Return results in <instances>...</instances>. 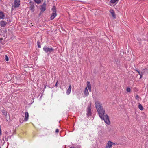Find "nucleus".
I'll return each instance as SVG.
<instances>
[{
	"label": "nucleus",
	"mask_w": 148,
	"mask_h": 148,
	"mask_svg": "<svg viewBox=\"0 0 148 148\" xmlns=\"http://www.w3.org/2000/svg\"><path fill=\"white\" fill-rule=\"evenodd\" d=\"M71 85H70L69 86V88L67 90L66 93L67 95H69L71 92Z\"/></svg>",
	"instance_id": "17"
},
{
	"label": "nucleus",
	"mask_w": 148,
	"mask_h": 148,
	"mask_svg": "<svg viewBox=\"0 0 148 148\" xmlns=\"http://www.w3.org/2000/svg\"><path fill=\"white\" fill-rule=\"evenodd\" d=\"M87 88L88 89L89 91L91 92V84L89 82H87Z\"/></svg>",
	"instance_id": "12"
},
{
	"label": "nucleus",
	"mask_w": 148,
	"mask_h": 148,
	"mask_svg": "<svg viewBox=\"0 0 148 148\" xmlns=\"http://www.w3.org/2000/svg\"><path fill=\"white\" fill-rule=\"evenodd\" d=\"M59 132V130L58 129H56V133H58Z\"/></svg>",
	"instance_id": "27"
},
{
	"label": "nucleus",
	"mask_w": 148,
	"mask_h": 148,
	"mask_svg": "<svg viewBox=\"0 0 148 148\" xmlns=\"http://www.w3.org/2000/svg\"><path fill=\"white\" fill-rule=\"evenodd\" d=\"M100 117L102 120H104L106 123L108 125L110 124V122L108 116L107 115L104 116L105 113V110L102 108L100 110H97Z\"/></svg>",
	"instance_id": "1"
},
{
	"label": "nucleus",
	"mask_w": 148,
	"mask_h": 148,
	"mask_svg": "<svg viewBox=\"0 0 148 148\" xmlns=\"http://www.w3.org/2000/svg\"><path fill=\"white\" fill-rule=\"evenodd\" d=\"M113 145H115V143L112 142L110 141H109L107 143L106 148H110Z\"/></svg>",
	"instance_id": "8"
},
{
	"label": "nucleus",
	"mask_w": 148,
	"mask_h": 148,
	"mask_svg": "<svg viewBox=\"0 0 148 148\" xmlns=\"http://www.w3.org/2000/svg\"><path fill=\"white\" fill-rule=\"evenodd\" d=\"M135 98L136 100H138V101H139V97L138 95H136L135 96Z\"/></svg>",
	"instance_id": "25"
},
{
	"label": "nucleus",
	"mask_w": 148,
	"mask_h": 148,
	"mask_svg": "<svg viewBox=\"0 0 148 148\" xmlns=\"http://www.w3.org/2000/svg\"><path fill=\"white\" fill-rule=\"evenodd\" d=\"M20 5V0H14L12 6H13L14 8H17Z\"/></svg>",
	"instance_id": "6"
},
{
	"label": "nucleus",
	"mask_w": 148,
	"mask_h": 148,
	"mask_svg": "<svg viewBox=\"0 0 148 148\" xmlns=\"http://www.w3.org/2000/svg\"><path fill=\"white\" fill-rule=\"evenodd\" d=\"M138 108L140 110H143V107L142 106V105L140 104H139L138 105Z\"/></svg>",
	"instance_id": "21"
},
{
	"label": "nucleus",
	"mask_w": 148,
	"mask_h": 148,
	"mask_svg": "<svg viewBox=\"0 0 148 148\" xmlns=\"http://www.w3.org/2000/svg\"><path fill=\"white\" fill-rule=\"evenodd\" d=\"M110 12L111 13L113 17L115 18H116V16L115 15V12L113 10H110Z\"/></svg>",
	"instance_id": "15"
},
{
	"label": "nucleus",
	"mask_w": 148,
	"mask_h": 148,
	"mask_svg": "<svg viewBox=\"0 0 148 148\" xmlns=\"http://www.w3.org/2000/svg\"><path fill=\"white\" fill-rule=\"evenodd\" d=\"M95 107L96 108L97 110H100L101 109L103 108L102 104L98 100H96L95 101Z\"/></svg>",
	"instance_id": "4"
},
{
	"label": "nucleus",
	"mask_w": 148,
	"mask_h": 148,
	"mask_svg": "<svg viewBox=\"0 0 148 148\" xmlns=\"http://www.w3.org/2000/svg\"><path fill=\"white\" fill-rule=\"evenodd\" d=\"M91 103H90L88 105L87 109V115L88 117H89L91 115L92 112L91 109Z\"/></svg>",
	"instance_id": "5"
},
{
	"label": "nucleus",
	"mask_w": 148,
	"mask_h": 148,
	"mask_svg": "<svg viewBox=\"0 0 148 148\" xmlns=\"http://www.w3.org/2000/svg\"><path fill=\"white\" fill-rule=\"evenodd\" d=\"M7 24V23L5 21H2L1 22L0 25L2 27H5Z\"/></svg>",
	"instance_id": "14"
},
{
	"label": "nucleus",
	"mask_w": 148,
	"mask_h": 148,
	"mask_svg": "<svg viewBox=\"0 0 148 148\" xmlns=\"http://www.w3.org/2000/svg\"><path fill=\"white\" fill-rule=\"evenodd\" d=\"M58 82V81H57V82H56V87H57L58 86H57V83Z\"/></svg>",
	"instance_id": "28"
},
{
	"label": "nucleus",
	"mask_w": 148,
	"mask_h": 148,
	"mask_svg": "<svg viewBox=\"0 0 148 148\" xmlns=\"http://www.w3.org/2000/svg\"><path fill=\"white\" fill-rule=\"evenodd\" d=\"M119 0H111L110 2L111 4H110L111 6H114L117 4Z\"/></svg>",
	"instance_id": "7"
},
{
	"label": "nucleus",
	"mask_w": 148,
	"mask_h": 148,
	"mask_svg": "<svg viewBox=\"0 0 148 148\" xmlns=\"http://www.w3.org/2000/svg\"><path fill=\"white\" fill-rule=\"evenodd\" d=\"M35 2L36 3L38 4H39L41 2V0H34Z\"/></svg>",
	"instance_id": "22"
},
{
	"label": "nucleus",
	"mask_w": 148,
	"mask_h": 148,
	"mask_svg": "<svg viewBox=\"0 0 148 148\" xmlns=\"http://www.w3.org/2000/svg\"><path fill=\"white\" fill-rule=\"evenodd\" d=\"M136 70L138 72V74L140 75V79L143 76V74L142 73L141 71L136 69Z\"/></svg>",
	"instance_id": "20"
},
{
	"label": "nucleus",
	"mask_w": 148,
	"mask_h": 148,
	"mask_svg": "<svg viewBox=\"0 0 148 148\" xmlns=\"http://www.w3.org/2000/svg\"><path fill=\"white\" fill-rule=\"evenodd\" d=\"M45 3H44L41 6V10L42 12H44L46 10L45 8Z\"/></svg>",
	"instance_id": "16"
},
{
	"label": "nucleus",
	"mask_w": 148,
	"mask_h": 148,
	"mask_svg": "<svg viewBox=\"0 0 148 148\" xmlns=\"http://www.w3.org/2000/svg\"><path fill=\"white\" fill-rule=\"evenodd\" d=\"M147 69L146 68H145V69L143 68L141 69V72L143 74V75L145 74Z\"/></svg>",
	"instance_id": "18"
},
{
	"label": "nucleus",
	"mask_w": 148,
	"mask_h": 148,
	"mask_svg": "<svg viewBox=\"0 0 148 148\" xmlns=\"http://www.w3.org/2000/svg\"><path fill=\"white\" fill-rule=\"evenodd\" d=\"M30 10L33 12L34 11V3L32 1H31L30 2Z\"/></svg>",
	"instance_id": "9"
},
{
	"label": "nucleus",
	"mask_w": 148,
	"mask_h": 148,
	"mask_svg": "<svg viewBox=\"0 0 148 148\" xmlns=\"http://www.w3.org/2000/svg\"><path fill=\"white\" fill-rule=\"evenodd\" d=\"M43 50L47 53H50L54 52V49L51 47H49L46 46H45L43 47Z\"/></svg>",
	"instance_id": "2"
},
{
	"label": "nucleus",
	"mask_w": 148,
	"mask_h": 148,
	"mask_svg": "<svg viewBox=\"0 0 148 148\" xmlns=\"http://www.w3.org/2000/svg\"><path fill=\"white\" fill-rule=\"evenodd\" d=\"M84 94L85 96H88L89 95V92L88 90L87 87H86L84 90Z\"/></svg>",
	"instance_id": "11"
},
{
	"label": "nucleus",
	"mask_w": 148,
	"mask_h": 148,
	"mask_svg": "<svg viewBox=\"0 0 148 148\" xmlns=\"http://www.w3.org/2000/svg\"><path fill=\"white\" fill-rule=\"evenodd\" d=\"M25 118H24V120L25 121H27L29 117V114L27 112H25Z\"/></svg>",
	"instance_id": "13"
},
{
	"label": "nucleus",
	"mask_w": 148,
	"mask_h": 148,
	"mask_svg": "<svg viewBox=\"0 0 148 148\" xmlns=\"http://www.w3.org/2000/svg\"><path fill=\"white\" fill-rule=\"evenodd\" d=\"M5 59L7 61H8L9 60L8 58L6 55H5Z\"/></svg>",
	"instance_id": "26"
},
{
	"label": "nucleus",
	"mask_w": 148,
	"mask_h": 148,
	"mask_svg": "<svg viewBox=\"0 0 148 148\" xmlns=\"http://www.w3.org/2000/svg\"><path fill=\"white\" fill-rule=\"evenodd\" d=\"M5 16L4 13L2 12H0V19H3Z\"/></svg>",
	"instance_id": "10"
},
{
	"label": "nucleus",
	"mask_w": 148,
	"mask_h": 148,
	"mask_svg": "<svg viewBox=\"0 0 148 148\" xmlns=\"http://www.w3.org/2000/svg\"><path fill=\"white\" fill-rule=\"evenodd\" d=\"M2 112L4 115L6 116V118L7 115V112L5 110H2Z\"/></svg>",
	"instance_id": "19"
},
{
	"label": "nucleus",
	"mask_w": 148,
	"mask_h": 148,
	"mask_svg": "<svg viewBox=\"0 0 148 148\" xmlns=\"http://www.w3.org/2000/svg\"><path fill=\"white\" fill-rule=\"evenodd\" d=\"M130 88H127L126 89V91L130 93Z\"/></svg>",
	"instance_id": "24"
},
{
	"label": "nucleus",
	"mask_w": 148,
	"mask_h": 148,
	"mask_svg": "<svg viewBox=\"0 0 148 148\" xmlns=\"http://www.w3.org/2000/svg\"><path fill=\"white\" fill-rule=\"evenodd\" d=\"M0 135H1V130L0 131Z\"/></svg>",
	"instance_id": "29"
},
{
	"label": "nucleus",
	"mask_w": 148,
	"mask_h": 148,
	"mask_svg": "<svg viewBox=\"0 0 148 148\" xmlns=\"http://www.w3.org/2000/svg\"><path fill=\"white\" fill-rule=\"evenodd\" d=\"M37 45L38 46V47L39 48H41V45H40V43L39 42H37Z\"/></svg>",
	"instance_id": "23"
},
{
	"label": "nucleus",
	"mask_w": 148,
	"mask_h": 148,
	"mask_svg": "<svg viewBox=\"0 0 148 148\" xmlns=\"http://www.w3.org/2000/svg\"><path fill=\"white\" fill-rule=\"evenodd\" d=\"M53 12L51 16V19L52 20L56 16L57 14L56 13V8L55 6H53L52 9Z\"/></svg>",
	"instance_id": "3"
}]
</instances>
